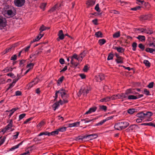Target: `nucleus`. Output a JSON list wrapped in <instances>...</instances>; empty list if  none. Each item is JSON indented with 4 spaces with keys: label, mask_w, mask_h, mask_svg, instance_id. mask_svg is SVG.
Returning a JSON list of instances; mask_svg holds the SVG:
<instances>
[{
    "label": "nucleus",
    "mask_w": 155,
    "mask_h": 155,
    "mask_svg": "<svg viewBox=\"0 0 155 155\" xmlns=\"http://www.w3.org/2000/svg\"><path fill=\"white\" fill-rule=\"evenodd\" d=\"M129 125V124L127 122H120L115 124L114 128L117 130H121L127 128Z\"/></svg>",
    "instance_id": "nucleus-1"
},
{
    "label": "nucleus",
    "mask_w": 155,
    "mask_h": 155,
    "mask_svg": "<svg viewBox=\"0 0 155 155\" xmlns=\"http://www.w3.org/2000/svg\"><path fill=\"white\" fill-rule=\"evenodd\" d=\"M7 123H8V124L5 127V128L3 129L2 131L4 133H5L7 130H10V131H12L14 130V128H12L13 127H14V125H13V120L12 119L9 120L7 121Z\"/></svg>",
    "instance_id": "nucleus-2"
},
{
    "label": "nucleus",
    "mask_w": 155,
    "mask_h": 155,
    "mask_svg": "<svg viewBox=\"0 0 155 155\" xmlns=\"http://www.w3.org/2000/svg\"><path fill=\"white\" fill-rule=\"evenodd\" d=\"M59 93H60L61 97L64 100V103H67L68 102V101L67 99L69 97V95L67 94V91L63 89H61L58 91Z\"/></svg>",
    "instance_id": "nucleus-3"
},
{
    "label": "nucleus",
    "mask_w": 155,
    "mask_h": 155,
    "mask_svg": "<svg viewBox=\"0 0 155 155\" xmlns=\"http://www.w3.org/2000/svg\"><path fill=\"white\" fill-rule=\"evenodd\" d=\"M90 90V88L87 87H82L79 91V92L80 93V94L83 93L84 96H86Z\"/></svg>",
    "instance_id": "nucleus-4"
},
{
    "label": "nucleus",
    "mask_w": 155,
    "mask_h": 155,
    "mask_svg": "<svg viewBox=\"0 0 155 155\" xmlns=\"http://www.w3.org/2000/svg\"><path fill=\"white\" fill-rule=\"evenodd\" d=\"M25 2V0H15V5L18 7L22 6L24 5Z\"/></svg>",
    "instance_id": "nucleus-5"
},
{
    "label": "nucleus",
    "mask_w": 155,
    "mask_h": 155,
    "mask_svg": "<svg viewBox=\"0 0 155 155\" xmlns=\"http://www.w3.org/2000/svg\"><path fill=\"white\" fill-rule=\"evenodd\" d=\"M6 25V19L2 16H0V27L4 28Z\"/></svg>",
    "instance_id": "nucleus-6"
},
{
    "label": "nucleus",
    "mask_w": 155,
    "mask_h": 155,
    "mask_svg": "<svg viewBox=\"0 0 155 155\" xmlns=\"http://www.w3.org/2000/svg\"><path fill=\"white\" fill-rule=\"evenodd\" d=\"M139 128L138 126L135 124L131 125L126 130V131L127 132H129L131 131L135 130L137 128Z\"/></svg>",
    "instance_id": "nucleus-7"
},
{
    "label": "nucleus",
    "mask_w": 155,
    "mask_h": 155,
    "mask_svg": "<svg viewBox=\"0 0 155 155\" xmlns=\"http://www.w3.org/2000/svg\"><path fill=\"white\" fill-rule=\"evenodd\" d=\"M105 78V76L104 75L102 74H100L98 76H96L95 79L96 81L98 82H100L104 79Z\"/></svg>",
    "instance_id": "nucleus-8"
},
{
    "label": "nucleus",
    "mask_w": 155,
    "mask_h": 155,
    "mask_svg": "<svg viewBox=\"0 0 155 155\" xmlns=\"http://www.w3.org/2000/svg\"><path fill=\"white\" fill-rule=\"evenodd\" d=\"M58 37L57 38V40L59 41L60 40H63L64 39V35L63 33V31L60 30L59 31L58 34Z\"/></svg>",
    "instance_id": "nucleus-9"
},
{
    "label": "nucleus",
    "mask_w": 155,
    "mask_h": 155,
    "mask_svg": "<svg viewBox=\"0 0 155 155\" xmlns=\"http://www.w3.org/2000/svg\"><path fill=\"white\" fill-rule=\"evenodd\" d=\"M61 6V5L60 4H56L54 6L52 7L49 11L48 12L50 13H52L55 11L57 9Z\"/></svg>",
    "instance_id": "nucleus-10"
},
{
    "label": "nucleus",
    "mask_w": 155,
    "mask_h": 155,
    "mask_svg": "<svg viewBox=\"0 0 155 155\" xmlns=\"http://www.w3.org/2000/svg\"><path fill=\"white\" fill-rule=\"evenodd\" d=\"M143 96V95L141 94H139L136 96H134L133 95H129L128 97V99L129 100H134L136 99H137L140 98L142 97Z\"/></svg>",
    "instance_id": "nucleus-11"
},
{
    "label": "nucleus",
    "mask_w": 155,
    "mask_h": 155,
    "mask_svg": "<svg viewBox=\"0 0 155 155\" xmlns=\"http://www.w3.org/2000/svg\"><path fill=\"white\" fill-rule=\"evenodd\" d=\"M41 52V51L39 50H37L34 53L31 54L30 56V58H36L38 56V55L40 54Z\"/></svg>",
    "instance_id": "nucleus-12"
},
{
    "label": "nucleus",
    "mask_w": 155,
    "mask_h": 155,
    "mask_svg": "<svg viewBox=\"0 0 155 155\" xmlns=\"http://www.w3.org/2000/svg\"><path fill=\"white\" fill-rule=\"evenodd\" d=\"M97 108L96 107H92L90 108L84 114H90L92 112H94L96 110Z\"/></svg>",
    "instance_id": "nucleus-13"
},
{
    "label": "nucleus",
    "mask_w": 155,
    "mask_h": 155,
    "mask_svg": "<svg viewBox=\"0 0 155 155\" xmlns=\"http://www.w3.org/2000/svg\"><path fill=\"white\" fill-rule=\"evenodd\" d=\"M87 138L90 139V140H92L94 139H95L97 138L98 137V136L97 134H94L87 135Z\"/></svg>",
    "instance_id": "nucleus-14"
},
{
    "label": "nucleus",
    "mask_w": 155,
    "mask_h": 155,
    "mask_svg": "<svg viewBox=\"0 0 155 155\" xmlns=\"http://www.w3.org/2000/svg\"><path fill=\"white\" fill-rule=\"evenodd\" d=\"M114 49L117 50L118 52L120 53H122L124 51V49L122 47H114Z\"/></svg>",
    "instance_id": "nucleus-15"
},
{
    "label": "nucleus",
    "mask_w": 155,
    "mask_h": 155,
    "mask_svg": "<svg viewBox=\"0 0 155 155\" xmlns=\"http://www.w3.org/2000/svg\"><path fill=\"white\" fill-rule=\"evenodd\" d=\"M86 4L88 7L93 6L95 4V2L92 0H88L87 1Z\"/></svg>",
    "instance_id": "nucleus-16"
},
{
    "label": "nucleus",
    "mask_w": 155,
    "mask_h": 155,
    "mask_svg": "<svg viewBox=\"0 0 155 155\" xmlns=\"http://www.w3.org/2000/svg\"><path fill=\"white\" fill-rule=\"evenodd\" d=\"M59 102H56L54 103L52 105V108L54 110H55L59 106Z\"/></svg>",
    "instance_id": "nucleus-17"
},
{
    "label": "nucleus",
    "mask_w": 155,
    "mask_h": 155,
    "mask_svg": "<svg viewBox=\"0 0 155 155\" xmlns=\"http://www.w3.org/2000/svg\"><path fill=\"white\" fill-rule=\"evenodd\" d=\"M138 117L140 118L144 119L145 118L144 116V113L142 112H141L139 113H138L137 115Z\"/></svg>",
    "instance_id": "nucleus-18"
},
{
    "label": "nucleus",
    "mask_w": 155,
    "mask_h": 155,
    "mask_svg": "<svg viewBox=\"0 0 155 155\" xmlns=\"http://www.w3.org/2000/svg\"><path fill=\"white\" fill-rule=\"evenodd\" d=\"M110 101V97L107 96L100 100L101 102H107Z\"/></svg>",
    "instance_id": "nucleus-19"
},
{
    "label": "nucleus",
    "mask_w": 155,
    "mask_h": 155,
    "mask_svg": "<svg viewBox=\"0 0 155 155\" xmlns=\"http://www.w3.org/2000/svg\"><path fill=\"white\" fill-rule=\"evenodd\" d=\"M117 95L118 98H124L127 97V95H126L125 93H122L121 94H118Z\"/></svg>",
    "instance_id": "nucleus-20"
},
{
    "label": "nucleus",
    "mask_w": 155,
    "mask_h": 155,
    "mask_svg": "<svg viewBox=\"0 0 155 155\" xmlns=\"http://www.w3.org/2000/svg\"><path fill=\"white\" fill-rule=\"evenodd\" d=\"M80 122H77L74 123L72 124H69V127H78L79 125Z\"/></svg>",
    "instance_id": "nucleus-21"
},
{
    "label": "nucleus",
    "mask_w": 155,
    "mask_h": 155,
    "mask_svg": "<svg viewBox=\"0 0 155 155\" xmlns=\"http://www.w3.org/2000/svg\"><path fill=\"white\" fill-rule=\"evenodd\" d=\"M95 36L97 38H102L103 37V34L101 31H98L95 33Z\"/></svg>",
    "instance_id": "nucleus-22"
},
{
    "label": "nucleus",
    "mask_w": 155,
    "mask_h": 155,
    "mask_svg": "<svg viewBox=\"0 0 155 155\" xmlns=\"http://www.w3.org/2000/svg\"><path fill=\"white\" fill-rule=\"evenodd\" d=\"M18 109V108H13L11 109V110H9V112H10V113L9 115L8 116L9 118H10L12 116V114H13V113L16 110Z\"/></svg>",
    "instance_id": "nucleus-23"
},
{
    "label": "nucleus",
    "mask_w": 155,
    "mask_h": 155,
    "mask_svg": "<svg viewBox=\"0 0 155 155\" xmlns=\"http://www.w3.org/2000/svg\"><path fill=\"white\" fill-rule=\"evenodd\" d=\"M23 142V141H22L20 143L18 144L17 145L14 146L13 147H12L11 148H10V149L9 150L12 151V150H14L15 149L18 148L20 145L22 144Z\"/></svg>",
    "instance_id": "nucleus-24"
},
{
    "label": "nucleus",
    "mask_w": 155,
    "mask_h": 155,
    "mask_svg": "<svg viewBox=\"0 0 155 155\" xmlns=\"http://www.w3.org/2000/svg\"><path fill=\"white\" fill-rule=\"evenodd\" d=\"M123 58L121 56L119 58H117L115 60L117 63L122 64L123 63Z\"/></svg>",
    "instance_id": "nucleus-25"
},
{
    "label": "nucleus",
    "mask_w": 155,
    "mask_h": 155,
    "mask_svg": "<svg viewBox=\"0 0 155 155\" xmlns=\"http://www.w3.org/2000/svg\"><path fill=\"white\" fill-rule=\"evenodd\" d=\"M13 68L10 67H7L4 69L2 71H3L4 72L6 73L7 72L9 71H12L13 70Z\"/></svg>",
    "instance_id": "nucleus-26"
},
{
    "label": "nucleus",
    "mask_w": 155,
    "mask_h": 155,
    "mask_svg": "<svg viewBox=\"0 0 155 155\" xmlns=\"http://www.w3.org/2000/svg\"><path fill=\"white\" fill-rule=\"evenodd\" d=\"M145 51L147 52L153 53V51L155 52V49L150 48H147L146 49Z\"/></svg>",
    "instance_id": "nucleus-27"
},
{
    "label": "nucleus",
    "mask_w": 155,
    "mask_h": 155,
    "mask_svg": "<svg viewBox=\"0 0 155 155\" xmlns=\"http://www.w3.org/2000/svg\"><path fill=\"white\" fill-rule=\"evenodd\" d=\"M87 138V135L79 136L76 138V140H83L84 139Z\"/></svg>",
    "instance_id": "nucleus-28"
},
{
    "label": "nucleus",
    "mask_w": 155,
    "mask_h": 155,
    "mask_svg": "<svg viewBox=\"0 0 155 155\" xmlns=\"http://www.w3.org/2000/svg\"><path fill=\"white\" fill-rule=\"evenodd\" d=\"M12 48V47H10L8 48H7L2 53V55H3L7 53L8 52L11 51Z\"/></svg>",
    "instance_id": "nucleus-29"
},
{
    "label": "nucleus",
    "mask_w": 155,
    "mask_h": 155,
    "mask_svg": "<svg viewBox=\"0 0 155 155\" xmlns=\"http://www.w3.org/2000/svg\"><path fill=\"white\" fill-rule=\"evenodd\" d=\"M106 42V40L104 39H100L98 41V43L101 45H102L104 44Z\"/></svg>",
    "instance_id": "nucleus-30"
},
{
    "label": "nucleus",
    "mask_w": 155,
    "mask_h": 155,
    "mask_svg": "<svg viewBox=\"0 0 155 155\" xmlns=\"http://www.w3.org/2000/svg\"><path fill=\"white\" fill-rule=\"evenodd\" d=\"M153 115V113L152 112L150 111H147L146 113H144L145 117H149Z\"/></svg>",
    "instance_id": "nucleus-31"
},
{
    "label": "nucleus",
    "mask_w": 155,
    "mask_h": 155,
    "mask_svg": "<svg viewBox=\"0 0 155 155\" xmlns=\"http://www.w3.org/2000/svg\"><path fill=\"white\" fill-rule=\"evenodd\" d=\"M7 14L8 15L12 17L14 16L15 15V14L11 10H8L7 11Z\"/></svg>",
    "instance_id": "nucleus-32"
},
{
    "label": "nucleus",
    "mask_w": 155,
    "mask_h": 155,
    "mask_svg": "<svg viewBox=\"0 0 155 155\" xmlns=\"http://www.w3.org/2000/svg\"><path fill=\"white\" fill-rule=\"evenodd\" d=\"M43 135H48V136H49V132L47 131L41 132L39 134L38 136H40Z\"/></svg>",
    "instance_id": "nucleus-33"
},
{
    "label": "nucleus",
    "mask_w": 155,
    "mask_h": 155,
    "mask_svg": "<svg viewBox=\"0 0 155 155\" xmlns=\"http://www.w3.org/2000/svg\"><path fill=\"white\" fill-rule=\"evenodd\" d=\"M137 38L142 41H144L145 40V37L143 35H139Z\"/></svg>",
    "instance_id": "nucleus-34"
},
{
    "label": "nucleus",
    "mask_w": 155,
    "mask_h": 155,
    "mask_svg": "<svg viewBox=\"0 0 155 155\" xmlns=\"http://www.w3.org/2000/svg\"><path fill=\"white\" fill-rule=\"evenodd\" d=\"M71 63L73 66L75 67H76L79 64V63H78L77 62H74V61L73 59L72 58L71 59Z\"/></svg>",
    "instance_id": "nucleus-35"
},
{
    "label": "nucleus",
    "mask_w": 155,
    "mask_h": 155,
    "mask_svg": "<svg viewBox=\"0 0 155 155\" xmlns=\"http://www.w3.org/2000/svg\"><path fill=\"white\" fill-rule=\"evenodd\" d=\"M149 16L147 15H141L140 16V18L142 20H146L148 19Z\"/></svg>",
    "instance_id": "nucleus-36"
},
{
    "label": "nucleus",
    "mask_w": 155,
    "mask_h": 155,
    "mask_svg": "<svg viewBox=\"0 0 155 155\" xmlns=\"http://www.w3.org/2000/svg\"><path fill=\"white\" fill-rule=\"evenodd\" d=\"M58 130H56L49 133V136L51 135H55L58 134Z\"/></svg>",
    "instance_id": "nucleus-37"
},
{
    "label": "nucleus",
    "mask_w": 155,
    "mask_h": 155,
    "mask_svg": "<svg viewBox=\"0 0 155 155\" xmlns=\"http://www.w3.org/2000/svg\"><path fill=\"white\" fill-rule=\"evenodd\" d=\"M143 63L145 64V65L148 67H150V64L148 60H145L143 61Z\"/></svg>",
    "instance_id": "nucleus-38"
},
{
    "label": "nucleus",
    "mask_w": 155,
    "mask_h": 155,
    "mask_svg": "<svg viewBox=\"0 0 155 155\" xmlns=\"http://www.w3.org/2000/svg\"><path fill=\"white\" fill-rule=\"evenodd\" d=\"M135 111V109L134 108L130 109L127 110V112L130 114H132Z\"/></svg>",
    "instance_id": "nucleus-39"
},
{
    "label": "nucleus",
    "mask_w": 155,
    "mask_h": 155,
    "mask_svg": "<svg viewBox=\"0 0 155 155\" xmlns=\"http://www.w3.org/2000/svg\"><path fill=\"white\" fill-rule=\"evenodd\" d=\"M66 127H61L60 128H59V129H58V132L60 131L61 132H64L66 130Z\"/></svg>",
    "instance_id": "nucleus-40"
},
{
    "label": "nucleus",
    "mask_w": 155,
    "mask_h": 155,
    "mask_svg": "<svg viewBox=\"0 0 155 155\" xmlns=\"http://www.w3.org/2000/svg\"><path fill=\"white\" fill-rule=\"evenodd\" d=\"M142 32H144L147 34H151L153 33V31L152 30L147 31V30H143V31H142Z\"/></svg>",
    "instance_id": "nucleus-41"
},
{
    "label": "nucleus",
    "mask_w": 155,
    "mask_h": 155,
    "mask_svg": "<svg viewBox=\"0 0 155 155\" xmlns=\"http://www.w3.org/2000/svg\"><path fill=\"white\" fill-rule=\"evenodd\" d=\"M132 90L131 89H127L125 93L126 95L127 96L128 94H132Z\"/></svg>",
    "instance_id": "nucleus-42"
},
{
    "label": "nucleus",
    "mask_w": 155,
    "mask_h": 155,
    "mask_svg": "<svg viewBox=\"0 0 155 155\" xmlns=\"http://www.w3.org/2000/svg\"><path fill=\"white\" fill-rule=\"evenodd\" d=\"M41 38L39 35L37 36L36 38L34 39L32 41H31V44L36 41H38Z\"/></svg>",
    "instance_id": "nucleus-43"
},
{
    "label": "nucleus",
    "mask_w": 155,
    "mask_h": 155,
    "mask_svg": "<svg viewBox=\"0 0 155 155\" xmlns=\"http://www.w3.org/2000/svg\"><path fill=\"white\" fill-rule=\"evenodd\" d=\"M109 12L110 13L114 14H120L119 12L115 10H110L109 11Z\"/></svg>",
    "instance_id": "nucleus-44"
},
{
    "label": "nucleus",
    "mask_w": 155,
    "mask_h": 155,
    "mask_svg": "<svg viewBox=\"0 0 155 155\" xmlns=\"http://www.w3.org/2000/svg\"><path fill=\"white\" fill-rule=\"evenodd\" d=\"M47 28H46L44 25H42L40 27L39 30L40 31V33H41L42 31L46 29Z\"/></svg>",
    "instance_id": "nucleus-45"
},
{
    "label": "nucleus",
    "mask_w": 155,
    "mask_h": 155,
    "mask_svg": "<svg viewBox=\"0 0 155 155\" xmlns=\"http://www.w3.org/2000/svg\"><path fill=\"white\" fill-rule=\"evenodd\" d=\"M94 119H90L89 120L88 118H86L85 119H81V121H84V123H88L90 122H91Z\"/></svg>",
    "instance_id": "nucleus-46"
},
{
    "label": "nucleus",
    "mask_w": 155,
    "mask_h": 155,
    "mask_svg": "<svg viewBox=\"0 0 155 155\" xmlns=\"http://www.w3.org/2000/svg\"><path fill=\"white\" fill-rule=\"evenodd\" d=\"M120 32L118 31L116 32L113 35V37L114 38H118L120 36Z\"/></svg>",
    "instance_id": "nucleus-47"
},
{
    "label": "nucleus",
    "mask_w": 155,
    "mask_h": 155,
    "mask_svg": "<svg viewBox=\"0 0 155 155\" xmlns=\"http://www.w3.org/2000/svg\"><path fill=\"white\" fill-rule=\"evenodd\" d=\"M113 57L114 55L113 54L110 53L109 54L107 58V60H112L113 59Z\"/></svg>",
    "instance_id": "nucleus-48"
},
{
    "label": "nucleus",
    "mask_w": 155,
    "mask_h": 155,
    "mask_svg": "<svg viewBox=\"0 0 155 155\" xmlns=\"http://www.w3.org/2000/svg\"><path fill=\"white\" fill-rule=\"evenodd\" d=\"M39 81V79L37 78H36L34 79L32 82L35 85L37 84Z\"/></svg>",
    "instance_id": "nucleus-49"
},
{
    "label": "nucleus",
    "mask_w": 155,
    "mask_h": 155,
    "mask_svg": "<svg viewBox=\"0 0 155 155\" xmlns=\"http://www.w3.org/2000/svg\"><path fill=\"white\" fill-rule=\"evenodd\" d=\"M45 123L44 121H42L40 122L37 125V126L38 127L41 128L42 126L44 125Z\"/></svg>",
    "instance_id": "nucleus-50"
},
{
    "label": "nucleus",
    "mask_w": 155,
    "mask_h": 155,
    "mask_svg": "<svg viewBox=\"0 0 155 155\" xmlns=\"http://www.w3.org/2000/svg\"><path fill=\"white\" fill-rule=\"evenodd\" d=\"M132 46L133 50L135 51L136 50V48L137 46V43L135 42H133L132 44Z\"/></svg>",
    "instance_id": "nucleus-51"
},
{
    "label": "nucleus",
    "mask_w": 155,
    "mask_h": 155,
    "mask_svg": "<svg viewBox=\"0 0 155 155\" xmlns=\"http://www.w3.org/2000/svg\"><path fill=\"white\" fill-rule=\"evenodd\" d=\"M110 100H114L118 99L117 95H114L111 97H110Z\"/></svg>",
    "instance_id": "nucleus-52"
},
{
    "label": "nucleus",
    "mask_w": 155,
    "mask_h": 155,
    "mask_svg": "<svg viewBox=\"0 0 155 155\" xmlns=\"http://www.w3.org/2000/svg\"><path fill=\"white\" fill-rule=\"evenodd\" d=\"M21 78V77L19 75H17V78L15 79H14L13 80V81L12 82H13V83H14V84H15L16 82L18 81V80Z\"/></svg>",
    "instance_id": "nucleus-53"
},
{
    "label": "nucleus",
    "mask_w": 155,
    "mask_h": 155,
    "mask_svg": "<svg viewBox=\"0 0 155 155\" xmlns=\"http://www.w3.org/2000/svg\"><path fill=\"white\" fill-rule=\"evenodd\" d=\"M26 115L25 114H20L19 117V120L18 121H20Z\"/></svg>",
    "instance_id": "nucleus-54"
},
{
    "label": "nucleus",
    "mask_w": 155,
    "mask_h": 155,
    "mask_svg": "<svg viewBox=\"0 0 155 155\" xmlns=\"http://www.w3.org/2000/svg\"><path fill=\"white\" fill-rule=\"evenodd\" d=\"M95 9L98 12H100L101 10L99 8V5L98 4H97L95 7Z\"/></svg>",
    "instance_id": "nucleus-55"
},
{
    "label": "nucleus",
    "mask_w": 155,
    "mask_h": 155,
    "mask_svg": "<svg viewBox=\"0 0 155 155\" xmlns=\"http://www.w3.org/2000/svg\"><path fill=\"white\" fill-rule=\"evenodd\" d=\"M105 122H106V120H102L100 122L97 124L95 125V126H99V125H102Z\"/></svg>",
    "instance_id": "nucleus-56"
},
{
    "label": "nucleus",
    "mask_w": 155,
    "mask_h": 155,
    "mask_svg": "<svg viewBox=\"0 0 155 155\" xmlns=\"http://www.w3.org/2000/svg\"><path fill=\"white\" fill-rule=\"evenodd\" d=\"M138 47L142 51L143 50L145 49L144 46L142 44H139Z\"/></svg>",
    "instance_id": "nucleus-57"
},
{
    "label": "nucleus",
    "mask_w": 155,
    "mask_h": 155,
    "mask_svg": "<svg viewBox=\"0 0 155 155\" xmlns=\"http://www.w3.org/2000/svg\"><path fill=\"white\" fill-rule=\"evenodd\" d=\"M141 7L140 6H137L136 7L131 8V9L132 10L136 11L137 10L140 9Z\"/></svg>",
    "instance_id": "nucleus-58"
},
{
    "label": "nucleus",
    "mask_w": 155,
    "mask_h": 155,
    "mask_svg": "<svg viewBox=\"0 0 155 155\" xmlns=\"http://www.w3.org/2000/svg\"><path fill=\"white\" fill-rule=\"evenodd\" d=\"M34 64L33 63H30L27 65L26 67L27 68H28L30 67V68H31V69L33 68L34 66Z\"/></svg>",
    "instance_id": "nucleus-59"
},
{
    "label": "nucleus",
    "mask_w": 155,
    "mask_h": 155,
    "mask_svg": "<svg viewBox=\"0 0 155 155\" xmlns=\"http://www.w3.org/2000/svg\"><path fill=\"white\" fill-rule=\"evenodd\" d=\"M86 53L85 51H84L82 53H81L79 55L81 56V58H83L86 55Z\"/></svg>",
    "instance_id": "nucleus-60"
},
{
    "label": "nucleus",
    "mask_w": 155,
    "mask_h": 155,
    "mask_svg": "<svg viewBox=\"0 0 155 155\" xmlns=\"http://www.w3.org/2000/svg\"><path fill=\"white\" fill-rule=\"evenodd\" d=\"M33 117H31L28 119H27L24 122V124H26L28 123L29 121L33 119Z\"/></svg>",
    "instance_id": "nucleus-61"
},
{
    "label": "nucleus",
    "mask_w": 155,
    "mask_h": 155,
    "mask_svg": "<svg viewBox=\"0 0 155 155\" xmlns=\"http://www.w3.org/2000/svg\"><path fill=\"white\" fill-rule=\"evenodd\" d=\"M46 5V3H42L40 6V7L41 8L43 9L44 10L45 8Z\"/></svg>",
    "instance_id": "nucleus-62"
},
{
    "label": "nucleus",
    "mask_w": 155,
    "mask_h": 155,
    "mask_svg": "<svg viewBox=\"0 0 155 155\" xmlns=\"http://www.w3.org/2000/svg\"><path fill=\"white\" fill-rule=\"evenodd\" d=\"M100 108L102 110H104L105 111H106L107 110V107L106 106L104 105H102L100 107Z\"/></svg>",
    "instance_id": "nucleus-63"
},
{
    "label": "nucleus",
    "mask_w": 155,
    "mask_h": 155,
    "mask_svg": "<svg viewBox=\"0 0 155 155\" xmlns=\"http://www.w3.org/2000/svg\"><path fill=\"white\" fill-rule=\"evenodd\" d=\"M26 152L24 153H22L21 154V155H29L30 154V152L29 150H26Z\"/></svg>",
    "instance_id": "nucleus-64"
}]
</instances>
